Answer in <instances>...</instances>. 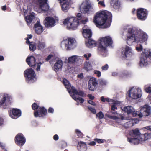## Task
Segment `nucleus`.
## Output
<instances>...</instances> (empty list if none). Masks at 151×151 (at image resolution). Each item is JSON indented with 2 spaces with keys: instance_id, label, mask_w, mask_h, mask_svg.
Instances as JSON below:
<instances>
[{
  "instance_id": "obj_60",
  "label": "nucleus",
  "mask_w": 151,
  "mask_h": 151,
  "mask_svg": "<svg viewBox=\"0 0 151 151\" xmlns=\"http://www.w3.org/2000/svg\"><path fill=\"white\" fill-rule=\"evenodd\" d=\"M4 121L3 118L0 117V126L4 124Z\"/></svg>"
},
{
  "instance_id": "obj_35",
  "label": "nucleus",
  "mask_w": 151,
  "mask_h": 151,
  "mask_svg": "<svg viewBox=\"0 0 151 151\" xmlns=\"http://www.w3.org/2000/svg\"><path fill=\"white\" fill-rule=\"evenodd\" d=\"M36 44L38 49L41 50L43 49L46 47L44 42L42 40H39Z\"/></svg>"
},
{
  "instance_id": "obj_61",
  "label": "nucleus",
  "mask_w": 151,
  "mask_h": 151,
  "mask_svg": "<svg viewBox=\"0 0 151 151\" xmlns=\"http://www.w3.org/2000/svg\"><path fill=\"white\" fill-rule=\"evenodd\" d=\"M78 77L81 78H82L83 77V74L82 73H81L79 74L78 75Z\"/></svg>"
},
{
  "instance_id": "obj_33",
  "label": "nucleus",
  "mask_w": 151,
  "mask_h": 151,
  "mask_svg": "<svg viewBox=\"0 0 151 151\" xmlns=\"http://www.w3.org/2000/svg\"><path fill=\"white\" fill-rule=\"evenodd\" d=\"M78 148L79 151H86L87 149L86 144L83 142H78Z\"/></svg>"
},
{
  "instance_id": "obj_2",
  "label": "nucleus",
  "mask_w": 151,
  "mask_h": 151,
  "mask_svg": "<svg viewBox=\"0 0 151 151\" xmlns=\"http://www.w3.org/2000/svg\"><path fill=\"white\" fill-rule=\"evenodd\" d=\"M112 17L111 13L106 10L97 12L94 16L93 21L96 26L99 28H107L111 25Z\"/></svg>"
},
{
  "instance_id": "obj_44",
  "label": "nucleus",
  "mask_w": 151,
  "mask_h": 151,
  "mask_svg": "<svg viewBox=\"0 0 151 151\" xmlns=\"http://www.w3.org/2000/svg\"><path fill=\"white\" fill-rule=\"evenodd\" d=\"M99 83L101 85L104 86L106 85L107 82L105 80L101 79L99 81Z\"/></svg>"
},
{
  "instance_id": "obj_8",
  "label": "nucleus",
  "mask_w": 151,
  "mask_h": 151,
  "mask_svg": "<svg viewBox=\"0 0 151 151\" xmlns=\"http://www.w3.org/2000/svg\"><path fill=\"white\" fill-rule=\"evenodd\" d=\"M129 134L134 138H128V141L132 144H138L139 142L140 136L141 134L139 130L137 129L132 130L129 132Z\"/></svg>"
},
{
  "instance_id": "obj_55",
  "label": "nucleus",
  "mask_w": 151,
  "mask_h": 151,
  "mask_svg": "<svg viewBox=\"0 0 151 151\" xmlns=\"http://www.w3.org/2000/svg\"><path fill=\"white\" fill-rule=\"evenodd\" d=\"M53 57V56L52 55H49L46 58L45 60L46 61H48L50 59Z\"/></svg>"
},
{
  "instance_id": "obj_52",
  "label": "nucleus",
  "mask_w": 151,
  "mask_h": 151,
  "mask_svg": "<svg viewBox=\"0 0 151 151\" xmlns=\"http://www.w3.org/2000/svg\"><path fill=\"white\" fill-rule=\"evenodd\" d=\"M94 140L99 143H102L103 142V140L102 139L96 138L94 139Z\"/></svg>"
},
{
  "instance_id": "obj_42",
  "label": "nucleus",
  "mask_w": 151,
  "mask_h": 151,
  "mask_svg": "<svg viewBox=\"0 0 151 151\" xmlns=\"http://www.w3.org/2000/svg\"><path fill=\"white\" fill-rule=\"evenodd\" d=\"M28 44H29V48L30 50L34 51L35 50L36 47L32 42L28 43Z\"/></svg>"
},
{
  "instance_id": "obj_18",
  "label": "nucleus",
  "mask_w": 151,
  "mask_h": 151,
  "mask_svg": "<svg viewBox=\"0 0 151 151\" xmlns=\"http://www.w3.org/2000/svg\"><path fill=\"white\" fill-rule=\"evenodd\" d=\"M134 54L130 47L126 46L123 49L122 52V56L124 58H128Z\"/></svg>"
},
{
  "instance_id": "obj_51",
  "label": "nucleus",
  "mask_w": 151,
  "mask_h": 151,
  "mask_svg": "<svg viewBox=\"0 0 151 151\" xmlns=\"http://www.w3.org/2000/svg\"><path fill=\"white\" fill-rule=\"evenodd\" d=\"M44 63V62H40L37 64V67L36 68V70L37 71H39L40 70L41 65L43 63Z\"/></svg>"
},
{
  "instance_id": "obj_58",
  "label": "nucleus",
  "mask_w": 151,
  "mask_h": 151,
  "mask_svg": "<svg viewBox=\"0 0 151 151\" xmlns=\"http://www.w3.org/2000/svg\"><path fill=\"white\" fill-rule=\"evenodd\" d=\"M143 129H146L147 130L151 131V125L148 126L144 127Z\"/></svg>"
},
{
  "instance_id": "obj_14",
  "label": "nucleus",
  "mask_w": 151,
  "mask_h": 151,
  "mask_svg": "<svg viewBox=\"0 0 151 151\" xmlns=\"http://www.w3.org/2000/svg\"><path fill=\"white\" fill-rule=\"evenodd\" d=\"M151 107L147 105H145L141 107L140 112L137 111V115L139 117L146 116L149 115L151 114Z\"/></svg>"
},
{
  "instance_id": "obj_11",
  "label": "nucleus",
  "mask_w": 151,
  "mask_h": 151,
  "mask_svg": "<svg viewBox=\"0 0 151 151\" xmlns=\"http://www.w3.org/2000/svg\"><path fill=\"white\" fill-rule=\"evenodd\" d=\"M12 98L8 94H0V107L6 108L11 104Z\"/></svg>"
},
{
  "instance_id": "obj_3",
  "label": "nucleus",
  "mask_w": 151,
  "mask_h": 151,
  "mask_svg": "<svg viewBox=\"0 0 151 151\" xmlns=\"http://www.w3.org/2000/svg\"><path fill=\"white\" fill-rule=\"evenodd\" d=\"M81 14L78 13L77 14V17H68L63 21V24L66 26V27L68 29L76 30L80 23L85 24L88 21V19L87 18L81 17Z\"/></svg>"
},
{
  "instance_id": "obj_37",
  "label": "nucleus",
  "mask_w": 151,
  "mask_h": 151,
  "mask_svg": "<svg viewBox=\"0 0 151 151\" xmlns=\"http://www.w3.org/2000/svg\"><path fill=\"white\" fill-rule=\"evenodd\" d=\"M84 69L87 71H88L92 69V65L89 62H86L84 63Z\"/></svg>"
},
{
  "instance_id": "obj_64",
  "label": "nucleus",
  "mask_w": 151,
  "mask_h": 151,
  "mask_svg": "<svg viewBox=\"0 0 151 151\" xmlns=\"http://www.w3.org/2000/svg\"><path fill=\"white\" fill-rule=\"evenodd\" d=\"M0 147L2 149H4L5 147V145L0 142Z\"/></svg>"
},
{
  "instance_id": "obj_19",
  "label": "nucleus",
  "mask_w": 151,
  "mask_h": 151,
  "mask_svg": "<svg viewBox=\"0 0 151 151\" xmlns=\"http://www.w3.org/2000/svg\"><path fill=\"white\" fill-rule=\"evenodd\" d=\"M118 116H113L110 115H107V117L112 119L116 120L117 122L119 123H121L123 120H130L131 119L130 118L127 117H124L121 114H119V115H118Z\"/></svg>"
},
{
  "instance_id": "obj_48",
  "label": "nucleus",
  "mask_w": 151,
  "mask_h": 151,
  "mask_svg": "<svg viewBox=\"0 0 151 151\" xmlns=\"http://www.w3.org/2000/svg\"><path fill=\"white\" fill-rule=\"evenodd\" d=\"M91 56V54L90 53H86L83 55L84 57L85 58L86 60H88L90 58Z\"/></svg>"
},
{
  "instance_id": "obj_17",
  "label": "nucleus",
  "mask_w": 151,
  "mask_h": 151,
  "mask_svg": "<svg viewBox=\"0 0 151 151\" xmlns=\"http://www.w3.org/2000/svg\"><path fill=\"white\" fill-rule=\"evenodd\" d=\"M58 19L51 17H47L44 20V24L47 27H52L55 25Z\"/></svg>"
},
{
  "instance_id": "obj_5",
  "label": "nucleus",
  "mask_w": 151,
  "mask_h": 151,
  "mask_svg": "<svg viewBox=\"0 0 151 151\" xmlns=\"http://www.w3.org/2000/svg\"><path fill=\"white\" fill-rule=\"evenodd\" d=\"M142 91L141 88L139 87H133L128 91V96L131 99H137L141 97Z\"/></svg>"
},
{
  "instance_id": "obj_7",
  "label": "nucleus",
  "mask_w": 151,
  "mask_h": 151,
  "mask_svg": "<svg viewBox=\"0 0 151 151\" xmlns=\"http://www.w3.org/2000/svg\"><path fill=\"white\" fill-rule=\"evenodd\" d=\"M80 9L87 13H93L95 11L93 5L91 4L89 0H84L80 7Z\"/></svg>"
},
{
  "instance_id": "obj_50",
  "label": "nucleus",
  "mask_w": 151,
  "mask_h": 151,
  "mask_svg": "<svg viewBox=\"0 0 151 151\" xmlns=\"http://www.w3.org/2000/svg\"><path fill=\"white\" fill-rule=\"evenodd\" d=\"M94 73L98 77H100L101 75V72L100 71L95 70L94 71Z\"/></svg>"
},
{
  "instance_id": "obj_12",
  "label": "nucleus",
  "mask_w": 151,
  "mask_h": 151,
  "mask_svg": "<svg viewBox=\"0 0 151 151\" xmlns=\"http://www.w3.org/2000/svg\"><path fill=\"white\" fill-rule=\"evenodd\" d=\"M32 109L35 110L38 109L37 110L34 112V116L35 117H40L45 115L47 114V110L43 107H39V106L35 103L32 104Z\"/></svg>"
},
{
  "instance_id": "obj_32",
  "label": "nucleus",
  "mask_w": 151,
  "mask_h": 151,
  "mask_svg": "<svg viewBox=\"0 0 151 151\" xmlns=\"http://www.w3.org/2000/svg\"><path fill=\"white\" fill-rule=\"evenodd\" d=\"M110 4L111 6L116 9H118L120 8V3L118 0H111Z\"/></svg>"
},
{
  "instance_id": "obj_45",
  "label": "nucleus",
  "mask_w": 151,
  "mask_h": 151,
  "mask_svg": "<svg viewBox=\"0 0 151 151\" xmlns=\"http://www.w3.org/2000/svg\"><path fill=\"white\" fill-rule=\"evenodd\" d=\"M96 116L99 119H102L104 117V115L101 111H100L96 114Z\"/></svg>"
},
{
  "instance_id": "obj_30",
  "label": "nucleus",
  "mask_w": 151,
  "mask_h": 151,
  "mask_svg": "<svg viewBox=\"0 0 151 151\" xmlns=\"http://www.w3.org/2000/svg\"><path fill=\"white\" fill-rule=\"evenodd\" d=\"M151 138V134L147 133L141 134L140 136V142L145 141Z\"/></svg>"
},
{
  "instance_id": "obj_38",
  "label": "nucleus",
  "mask_w": 151,
  "mask_h": 151,
  "mask_svg": "<svg viewBox=\"0 0 151 151\" xmlns=\"http://www.w3.org/2000/svg\"><path fill=\"white\" fill-rule=\"evenodd\" d=\"M34 18V16L32 14H31L25 17V19L28 25H29Z\"/></svg>"
},
{
  "instance_id": "obj_28",
  "label": "nucleus",
  "mask_w": 151,
  "mask_h": 151,
  "mask_svg": "<svg viewBox=\"0 0 151 151\" xmlns=\"http://www.w3.org/2000/svg\"><path fill=\"white\" fill-rule=\"evenodd\" d=\"M128 74V72L127 71H124L121 72L114 71L112 73V76H118L121 78H124L126 77Z\"/></svg>"
},
{
  "instance_id": "obj_46",
  "label": "nucleus",
  "mask_w": 151,
  "mask_h": 151,
  "mask_svg": "<svg viewBox=\"0 0 151 151\" xmlns=\"http://www.w3.org/2000/svg\"><path fill=\"white\" fill-rule=\"evenodd\" d=\"M136 50L138 52H140L142 50L143 47L141 44L137 45L136 47Z\"/></svg>"
},
{
  "instance_id": "obj_34",
  "label": "nucleus",
  "mask_w": 151,
  "mask_h": 151,
  "mask_svg": "<svg viewBox=\"0 0 151 151\" xmlns=\"http://www.w3.org/2000/svg\"><path fill=\"white\" fill-rule=\"evenodd\" d=\"M63 82L65 88L68 90L70 95H71L70 89H71V85L70 84L69 82L66 79H63Z\"/></svg>"
},
{
  "instance_id": "obj_9",
  "label": "nucleus",
  "mask_w": 151,
  "mask_h": 151,
  "mask_svg": "<svg viewBox=\"0 0 151 151\" xmlns=\"http://www.w3.org/2000/svg\"><path fill=\"white\" fill-rule=\"evenodd\" d=\"M71 90L72 92H71V95H70L73 99L76 101L77 103V105H78L79 102L81 103H83L84 101V99L82 98L78 97V96L79 95L81 96H83L84 95L83 92L81 91L78 92L73 86L71 87Z\"/></svg>"
},
{
  "instance_id": "obj_54",
  "label": "nucleus",
  "mask_w": 151,
  "mask_h": 151,
  "mask_svg": "<svg viewBox=\"0 0 151 151\" xmlns=\"http://www.w3.org/2000/svg\"><path fill=\"white\" fill-rule=\"evenodd\" d=\"M32 37V35H28V37L27 38L26 40V43L27 44H28V43H29L30 42L29 41V39H31Z\"/></svg>"
},
{
  "instance_id": "obj_62",
  "label": "nucleus",
  "mask_w": 151,
  "mask_h": 151,
  "mask_svg": "<svg viewBox=\"0 0 151 151\" xmlns=\"http://www.w3.org/2000/svg\"><path fill=\"white\" fill-rule=\"evenodd\" d=\"M53 139L55 140H57L58 139V136L57 134H55L54 136Z\"/></svg>"
},
{
  "instance_id": "obj_31",
  "label": "nucleus",
  "mask_w": 151,
  "mask_h": 151,
  "mask_svg": "<svg viewBox=\"0 0 151 151\" xmlns=\"http://www.w3.org/2000/svg\"><path fill=\"white\" fill-rule=\"evenodd\" d=\"M35 58L33 56L28 57L26 59V62L30 66H35Z\"/></svg>"
},
{
  "instance_id": "obj_26",
  "label": "nucleus",
  "mask_w": 151,
  "mask_h": 151,
  "mask_svg": "<svg viewBox=\"0 0 151 151\" xmlns=\"http://www.w3.org/2000/svg\"><path fill=\"white\" fill-rule=\"evenodd\" d=\"M63 65L62 61L59 59L58 60L55 64L53 68V70L56 72H57L60 70H61Z\"/></svg>"
},
{
  "instance_id": "obj_40",
  "label": "nucleus",
  "mask_w": 151,
  "mask_h": 151,
  "mask_svg": "<svg viewBox=\"0 0 151 151\" xmlns=\"http://www.w3.org/2000/svg\"><path fill=\"white\" fill-rule=\"evenodd\" d=\"M134 125L133 121L131 120L125 123L124 126L125 128H128L131 127Z\"/></svg>"
},
{
  "instance_id": "obj_24",
  "label": "nucleus",
  "mask_w": 151,
  "mask_h": 151,
  "mask_svg": "<svg viewBox=\"0 0 151 151\" xmlns=\"http://www.w3.org/2000/svg\"><path fill=\"white\" fill-rule=\"evenodd\" d=\"M83 34L84 37L86 39L91 37L92 36V32L90 29L86 26H84L82 28Z\"/></svg>"
},
{
  "instance_id": "obj_15",
  "label": "nucleus",
  "mask_w": 151,
  "mask_h": 151,
  "mask_svg": "<svg viewBox=\"0 0 151 151\" xmlns=\"http://www.w3.org/2000/svg\"><path fill=\"white\" fill-rule=\"evenodd\" d=\"M47 2V0H37L36 3V6L35 7L36 9L38 7L42 11H47L49 8Z\"/></svg>"
},
{
  "instance_id": "obj_41",
  "label": "nucleus",
  "mask_w": 151,
  "mask_h": 151,
  "mask_svg": "<svg viewBox=\"0 0 151 151\" xmlns=\"http://www.w3.org/2000/svg\"><path fill=\"white\" fill-rule=\"evenodd\" d=\"M101 100L103 102H105L106 101L108 102H115L114 100L111 99L109 98H105L104 96H102L101 98Z\"/></svg>"
},
{
  "instance_id": "obj_29",
  "label": "nucleus",
  "mask_w": 151,
  "mask_h": 151,
  "mask_svg": "<svg viewBox=\"0 0 151 151\" xmlns=\"http://www.w3.org/2000/svg\"><path fill=\"white\" fill-rule=\"evenodd\" d=\"M85 44L87 47L91 48L96 46V43L95 40L88 38L86 39Z\"/></svg>"
},
{
  "instance_id": "obj_49",
  "label": "nucleus",
  "mask_w": 151,
  "mask_h": 151,
  "mask_svg": "<svg viewBox=\"0 0 151 151\" xmlns=\"http://www.w3.org/2000/svg\"><path fill=\"white\" fill-rule=\"evenodd\" d=\"M108 68L109 66L108 65L106 64L105 65L102 66L101 69L103 71H106L108 70Z\"/></svg>"
},
{
  "instance_id": "obj_25",
  "label": "nucleus",
  "mask_w": 151,
  "mask_h": 151,
  "mask_svg": "<svg viewBox=\"0 0 151 151\" xmlns=\"http://www.w3.org/2000/svg\"><path fill=\"white\" fill-rule=\"evenodd\" d=\"M80 60L81 62H83V59L81 57L73 55L69 57L67 60V62L73 63Z\"/></svg>"
},
{
  "instance_id": "obj_22",
  "label": "nucleus",
  "mask_w": 151,
  "mask_h": 151,
  "mask_svg": "<svg viewBox=\"0 0 151 151\" xmlns=\"http://www.w3.org/2000/svg\"><path fill=\"white\" fill-rule=\"evenodd\" d=\"M15 142L16 144L19 146L23 145L25 142V139L22 134H18L16 137Z\"/></svg>"
},
{
  "instance_id": "obj_47",
  "label": "nucleus",
  "mask_w": 151,
  "mask_h": 151,
  "mask_svg": "<svg viewBox=\"0 0 151 151\" xmlns=\"http://www.w3.org/2000/svg\"><path fill=\"white\" fill-rule=\"evenodd\" d=\"M76 133L78 136L79 137H82L83 136V134L82 132L79 130L76 129Z\"/></svg>"
},
{
  "instance_id": "obj_27",
  "label": "nucleus",
  "mask_w": 151,
  "mask_h": 151,
  "mask_svg": "<svg viewBox=\"0 0 151 151\" xmlns=\"http://www.w3.org/2000/svg\"><path fill=\"white\" fill-rule=\"evenodd\" d=\"M34 29L35 32L38 34H40L43 31V27L38 21L35 24Z\"/></svg>"
},
{
  "instance_id": "obj_59",
  "label": "nucleus",
  "mask_w": 151,
  "mask_h": 151,
  "mask_svg": "<svg viewBox=\"0 0 151 151\" xmlns=\"http://www.w3.org/2000/svg\"><path fill=\"white\" fill-rule=\"evenodd\" d=\"M88 102L90 104H91L93 106L96 105V104L94 102H93L92 100H89L88 101Z\"/></svg>"
},
{
  "instance_id": "obj_20",
  "label": "nucleus",
  "mask_w": 151,
  "mask_h": 151,
  "mask_svg": "<svg viewBox=\"0 0 151 151\" xmlns=\"http://www.w3.org/2000/svg\"><path fill=\"white\" fill-rule=\"evenodd\" d=\"M97 82V80L96 78L94 77L90 78L88 81V84L89 90L92 91H94L98 84Z\"/></svg>"
},
{
  "instance_id": "obj_16",
  "label": "nucleus",
  "mask_w": 151,
  "mask_h": 151,
  "mask_svg": "<svg viewBox=\"0 0 151 151\" xmlns=\"http://www.w3.org/2000/svg\"><path fill=\"white\" fill-rule=\"evenodd\" d=\"M137 14L138 19L140 20L144 21L147 18V11L144 9L139 8L137 11Z\"/></svg>"
},
{
  "instance_id": "obj_53",
  "label": "nucleus",
  "mask_w": 151,
  "mask_h": 151,
  "mask_svg": "<svg viewBox=\"0 0 151 151\" xmlns=\"http://www.w3.org/2000/svg\"><path fill=\"white\" fill-rule=\"evenodd\" d=\"M88 109L93 114H96V111L94 108H93L91 107H88Z\"/></svg>"
},
{
  "instance_id": "obj_4",
  "label": "nucleus",
  "mask_w": 151,
  "mask_h": 151,
  "mask_svg": "<svg viewBox=\"0 0 151 151\" xmlns=\"http://www.w3.org/2000/svg\"><path fill=\"white\" fill-rule=\"evenodd\" d=\"M113 43L111 37L109 36L102 37L99 41L98 50L100 53L103 56L106 55L107 53V47Z\"/></svg>"
},
{
  "instance_id": "obj_63",
  "label": "nucleus",
  "mask_w": 151,
  "mask_h": 151,
  "mask_svg": "<svg viewBox=\"0 0 151 151\" xmlns=\"http://www.w3.org/2000/svg\"><path fill=\"white\" fill-rule=\"evenodd\" d=\"M96 144L95 141H92L89 143V145H94Z\"/></svg>"
},
{
  "instance_id": "obj_21",
  "label": "nucleus",
  "mask_w": 151,
  "mask_h": 151,
  "mask_svg": "<svg viewBox=\"0 0 151 151\" xmlns=\"http://www.w3.org/2000/svg\"><path fill=\"white\" fill-rule=\"evenodd\" d=\"M9 114L12 118L16 119L21 116V112L19 109H14L10 111Z\"/></svg>"
},
{
  "instance_id": "obj_43",
  "label": "nucleus",
  "mask_w": 151,
  "mask_h": 151,
  "mask_svg": "<svg viewBox=\"0 0 151 151\" xmlns=\"http://www.w3.org/2000/svg\"><path fill=\"white\" fill-rule=\"evenodd\" d=\"M115 102H112L113 104L111 105V109L112 111H115L117 109L116 105L119 103V102L114 100Z\"/></svg>"
},
{
  "instance_id": "obj_57",
  "label": "nucleus",
  "mask_w": 151,
  "mask_h": 151,
  "mask_svg": "<svg viewBox=\"0 0 151 151\" xmlns=\"http://www.w3.org/2000/svg\"><path fill=\"white\" fill-rule=\"evenodd\" d=\"M48 112L49 113H53L54 112V109L53 108L50 107L48 110Z\"/></svg>"
},
{
  "instance_id": "obj_23",
  "label": "nucleus",
  "mask_w": 151,
  "mask_h": 151,
  "mask_svg": "<svg viewBox=\"0 0 151 151\" xmlns=\"http://www.w3.org/2000/svg\"><path fill=\"white\" fill-rule=\"evenodd\" d=\"M122 110L127 112L128 114H132V115L133 116H136L138 114L137 111H135L134 108L131 106L125 107L122 109Z\"/></svg>"
},
{
  "instance_id": "obj_56",
  "label": "nucleus",
  "mask_w": 151,
  "mask_h": 151,
  "mask_svg": "<svg viewBox=\"0 0 151 151\" xmlns=\"http://www.w3.org/2000/svg\"><path fill=\"white\" fill-rule=\"evenodd\" d=\"M98 4H100L103 7H105V5L104 4V1H99Z\"/></svg>"
},
{
  "instance_id": "obj_1",
  "label": "nucleus",
  "mask_w": 151,
  "mask_h": 151,
  "mask_svg": "<svg viewBox=\"0 0 151 151\" xmlns=\"http://www.w3.org/2000/svg\"><path fill=\"white\" fill-rule=\"evenodd\" d=\"M123 35H126V42L129 45H131L135 42L141 43L146 41L147 34L139 29H132L128 26L123 27Z\"/></svg>"
},
{
  "instance_id": "obj_36",
  "label": "nucleus",
  "mask_w": 151,
  "mask_h": 151,
  "mask_svg": "<svg viewBox=\"0 0 151 151\" xmlns=\"http://www.w3.org/2000/svg\"><path fill=\"white\" fill-rule=\"evenodd\" d=\"M62 10L65 12H66L70 7V4L67 1L64 2L63 4H61Z\"/></svg>"
},
{
  "instance_id": "obj_13",
  "label": "nucleus",
  "mask_w": 151,
  "mask_h": 151,
  "mask_svg": "<svg viewBox=\"0 0 151 151\" xmlns=\"http://www.w3.org/2000/svg\"><path fill=\"white\" fill-rule=\"evenodd\" d=\"M24 76L26 81L28 82H33L36 80L35 72L31 68L27 69L24 71Z\"/></svg>"
},
{
  "instance_id": "obj_10",
  "label": "nucleus",
  "mask_w": 151,
  "mask_h": 151,
  "mask_svg": "<svg viewBox=\"0 0 151 151\" xmlns=\"http://www.w3.org/2000/svg\"><path fill=\"white\" fill-rule=\"evenodd\" d=\"M62 45L65 49L69 50L76 47L77 43L75 39L69 38L66 40H63L62 42Z\"/></svg>"
},
{
  "instance_id": "obj_39",
  "label": "nucleus",
  "mask_w": 151,
  "mask_h": 151,
  "mask_svg": "<svg viewBox=\"0 0 151 151\" xmlns=\"http://www.w3.org/2000/svg\"><path fill=\"white\" fill-rule=\"evenodd\" d=\"M144 90L146 93L151 94V85H146L144 87Z\"/></svg>"
},
{
  "instance_id": "obj_6",
  "label": "nucleus",
  "mask_w": 151,
  "mask_h": 151,
  "mask_svg": "<svg viewBox=\"0 0 151 151\" xmlns=\"http://www.w3.org/2000/svg\"><path fill=\"white\" fill-rule=\"evenodd\" d=\"M148 58L151 59V50L147 49H144L140 56V66H146L148 64Z\"/></svg>"
}]
</instances>
